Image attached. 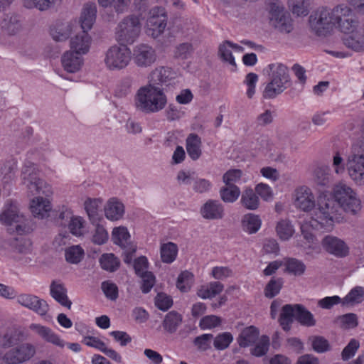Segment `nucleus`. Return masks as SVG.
I'll use <instances>...</instances> for the list:
<instances>
[{
  "instance_id": "1",
  "label": "nucleus",
  "mask_w": 364,
  "mask_h": 364,
  "mask_svg": "<svg viewBox=\"0 0 364 364\" xmlns=\"http://www.w3.org/2000/svg\"><path fill=\"white\" fill-rule=\"evenodd\" d=\"M346 10L337 5L333 7L321 6L314 11L309 17L311 30L318 36H326L336 28L338 20Z\"/></svg>"
},
{
  "instance_id": "2",
  "label": "nucleus",
  "mask_w": 364,
  "mask_h": 364,
  "mask_svg": "<svg viewBox=\"0 0 364 364\" xmlns=\"http://www.w3.org/2000/svg\"><path fill=\"white\" fill-rule=\"evenodd\" d=\"M164 89L146 85L137 91L135 105L144 113H155L162 110L167 104Z\"/></svg>"
},
{
  "instance_id": "3",
  "label": "nucleus",
  "mask_w": 364,
  "mask_h": 364,
  "mask_svg": "<svg viewBox=\"0 0 364 364\" xmlns=\"http://www.w3.org/2000/svg\"><path fill=\"white\" fill-rule=\"evenodd\" d=\"M318 205L310 221L311 225L316 228L320 226L321 228L331 230L334 222H338L341 218L340 212L342 208L334 198H321Z\"/></svg>"
},
{
  "instance_id": "4",
  "label": "nucleus",
  "mask_w": 364,
  "mask_h": 364,
  "mask_svg": "<svg viewBox=\"0 0 364 364\" xmlns=\"http://www.w3.org/2000/svg\"><path fill=\"white\" fill-rule=\"evenodd\" d=\"M295 318L301 325L311 327L316 323L314 315L302 304H286L282 308L279 322L283 330L289 331Z\"/></svg>"
},
{
  "instance_id": "5",
  "label": "nucleus",
  "mask_w": 364,
  "mask_h": 364,
  "mask_svg": "<svg viewBox=\"0 0 364 364\" xmlns=\"http://www.w3.org/2000/svg\"><path fill=\"white\" fill-rule=\"evenodd\" d=\"M269 68L272 71L270 82L263 91V97L273 99L283 92L291 85L288 68L282 64H270Z\"/></svg>"
},
{
  "instance_id": "6",
  "label": "nucleus",
  "mask_w": 364,
  "mask_h": 364,
  "mask_svg": "<svg viewBox=\"0 0 364 364\" xmlns=\"http://www.w3.org/2000/svg\"><path fill=\"white\" fill-rule=\"evenodd\" d=\"M21 177L23 184L26 185L32 195L43 194L49 196L52 194L51 187L40 178L39 170L35 164L26 162L22 168Z\"/></svg>"
},
{
  "instance_id": "7",
  "label": "nucleus",
  "mask_w": 364,
  "mask_h": 364,
  "mask_svg": "<svg viewBox=\"0 0 364 364\" xmlns=\"http://www.w3.org/2000/svg\"><path fill=\"white\" fill-rule=\"evenodd\" d=\"M0 220L6 225L14 226L16 232L20 235L31 231L28 220L20 213L16 204L11 201L4 205L0 215Z\"/></svg>"
},
{
  "instance_id": "8",
  "label": "nucleus",
  "mask_w": 364,
  "mask_h": 364,
  "mask_svg": "<svg viewBox=\"0 0 364 364\" xmlns=\"http://www.w3.org/2000/svg\"><path fill=\"white\" fill-rule=\"evenodd\" d=\"M333 197L342 209L352 215L361 210V204L353 189L344 183H338L333 188Z\"/></svg>"
},
{
  "instance_id": "9",
  "label": "nucleus",
  "mask_w": 364,
  "mask_h": 364,
  "mask_svg": "<svg viewBox=\"0 0 364 364\" xmlns=\"http://www.w3.org/2000/svg\"><path fill=\"white\" fill-rule=\"evenodd\" d=\"M346 168L350 178L357 184L364 185V145L355 144L349 154Z\"/></svg>"
},
{
  "instance_id": "10",
  "label": "nucleus",
  "mask_w": 364,
  "mask_h": 364,
  "mask_svg": "<svg viewBox=\"0 0 364 364\" xmlns=\"http://www.w3.org/2000/svg\"><path fill=\"white\" fill-rule=\"evenodd\" d=\"M141 24L134 15L126 16L116 28V38L122 44L132 43L139 37Z\"/></svg>"
},
{
  "instance_id": "11",
  "label": "nucleus",
  "mask_w": 364,
  "mask_h": 364,
  "mask_svg": "<svg viewBox=\"0 0 364 364\" xmlns=\"http://www.w3.org/2000/svg\"><path fill=\"white\" fill-rule=\"evenodd\" d=\"M131 60V51L125 44L111 46L106 52L105 63L110 70L126 68Z\"/></svg>"
},
{
  "instance_id": "12",
  "label": "nucleus",
  "mask_w": 364,
  "mask_h": 364,
  "mask_svg": "<svg viewBox=\"0 0 364 364\" xmlns=\"http://www.w3.org/2000/svg\"><path fill=\"white\" fill-rule=\"evenodd\" d=\"M268 9L272 26L284 33H289L292 30L291 19L280 1L274 0L269 2Z\"/></svg>"
},
{
  "instance_id": "13",
  "label": "nucleus",
  "mask_w": 364,
  "mask_h": 364,
  "mask_svg": "<svg viewBox=\"0 0 364 364\" xmlns=\"http://www.w3.org/2000/svg\"><path fill=\"white\" fill-rule=\"evenodd\" d=\"M36 353L35 347L29 343H23L11 348L4 355L7 364H18L30 360Z\"/></svg>"
},
{
  "instance_id": "14",
  "label": "nucleus",
  "mask_w": 364,
  "mask_h": 364,
  "mask_svg": "<svg viewBox=\"0 0 364 364\" xmlns=\"http://www.w3.org/2000/svg\"><path fill=\"white\" fill-rule=\"evenodd\" d=\"M149 17L147 19V26L150 35L157 38L165 30L167 24V16L164 8L156 6L149 11Z\"/></svg>"
},
{
  "instance_id": "15",
  "label": "nucleus",
  "mask_w": 364,
  "mask_h": 364,
  "mask_svg": "<svg viewBox=\"0 0 364 364\" xmlns=\"http://www.w3.org/2000/svg\"><path fill=\"white\" fill-rule=\"evenodd\" d=\"M175 78V73L171 68L159 67L153 70L149 76V83L147 85L153 86L158 89H164V86L171 85V81Z\"/></svg>"
},
{
  "instance_id": "16",
  "label": "nucleus",
  "mask_w": 364,
  "mask_h": 364,
  "mask_svg": "<svg viewBox=\"0 0 364 364\" xmlns=\"http://www.w3.org/2000/svg\"><path fill=\"white\" fill-rule=\"evenodd\" d=\"M156 60V55L153 48L147 44H139L133 50V60L136 66L147 68Z\"/></svg>"
},
{
  "instance_id": "17",
  "label": "nucleus",
  "mask_w": 364,
  "mask_h": 364,
  "mask_svg": "<svg viewBox=\"0 0 364 364\" xmlns=\"http://www.w3.org/2000/svg\"><path fill=\"white\" fill-rule=\"evenodd\" d=\"M323 248L329 254L338 258L346 257L349 254V247L341 239L326 235L321 241Z\"/></svg>"
},
{
  "instance_id": "18",
  "label": "nucleus",
  "mask_w": 364,
  "mask_h": 364,
  "mask_svg": "<svg viewBox=\"0 0 364 364\" xmlns=\"http://www.w3.org/2000/svg\"><path fill=\"white\" fill-rule=\"evenodd\" d=\"M17 302L41 316L46 315L49 309L48 304L45 300L32 294H23L18 296Z\"/></svg>"
},
{
  "instance_id": "19",
  "label": "nucleus",
  "mask_w": 364,
  "mask_h": 364,
  "mask_svg": "<svg viewBox=\"0 0 364 364\" xmlns=\"http://www.w3.org/2000/svg\"><path fill=\"white\" fill-rule=\"evenodd\" d=\"M337 7L342 9L343 11L346 9V11L340 16L341 18L338 20L336 28L339 29L343 33L353 31L358 26V21L355 17L352 9L343 4L337 5Z\"/></svg>"
},
{
  "instance_id": "20",
  "label": "nucleus",
  "mask_w": 364,
  "mask_h": 364,
  "mask_svg": "<svg viewBox=\"0 0 364 364\" xmlns=\"http://www.w3.org/2000/svg\"><path fill=\"white\" fill-rule=\"evenodd\" d=\"M200 213L206 220H220L225 215V210L219 200L209 199L201 206Z\"/></svg>"
},
{
  "instance_id": "21",
  "label": "nucleus",
  "mask_w": 364,
  "mask_h": 364,
  "mask_svg": "<svg viewBox=\"0 0 364 364\" xmlns=\"http://www.w3.org/2000/svg\"><path fill=\"white\" fill-rule=\"evenodd\" d=\"M294 205L304 211L311 210L315 206L314 197L309 188L301 186L295 191Z\"/></svg>"
},
{
  "instance_id": "22",
  "label": "nucleus",
  "mask_w": 364,
  "mask_h": 364,
  "mask_svg": "<svg viewBox=\"0 0 364 364\" xmlns=\"http://www.w3.org/2000/svg\"><path fill=\"white\" fill-rule=\"evenodd\" d=\"M2 31L9 36H15L23 30L20 17L14 14H7L1 23Z\"/></svg>"
},
{
  "instance_id": "23",
  "label": "nucleus",
  "mask_w": 364,
  "mask_h": 364,
  "mask_svg": "<svg viewBox=\"0 0 364 364\" xmlns=\"http://www.w3.org/2000/svg\"><path fill=\"white\" fill-rule=\"evenodd\" d=\"M313 181L320 191L329 187L332 183L330 168L327 166L316 167L313 171Z\"/></svg>"
},
{
  "instance_id": "24",
  "label": "nucleus",
  "mask_w": 364,
  "mask_h": 364,
  "mask_svg": "<svg viewBox=\"0 0 364 364\" xmlns=\"http://www.w3.org/2000/svg\"><path fill=\"white\" fill-rule=\"evenodd\" d=\"M88 30L82 29V31L70 39V47L73 52L78 54H85L89 50L91 38L87 33Z\"/></svg>"
},
{
  "instance_id": "25",
  "label": "nucleus",
  "mask_w": 364,
  "mask_h": 364,
  "mask_svg": "<svg viewBox=\"0 0 364 364\" xmlns=\"http://www.w3.org/2000/svg\"><path fill=\"white\" fill-rule=\"evenodd\" d=\"M10 246L14 252L20 255L19 259L26 257L31 260L27 257L32 254V243L30 240L22 236L15 237L11 241Z\"/></svg>"
},
{
  "instance_id": "26",
  "label": "nucleus",
  "mask_w": 364,
  "mask_h": 364,
  "mask_svg": "<svg viewBox=\"0 0 364 364\" xmlns=\"http://www.w3.org/2000/svg\"><path fill=\"white\" fill-rule=\"evenodd\" d=\"M61 62L65 70L68 73L78 71L83 63L80 54L73 51L65 52L62 56Z\"/></svg>"
},
{
  "instance_id": "27",
  "label": "nucleus",
  "mask_w": 364,
  "mask_h": 364,
  "mask_svg": "<svg viewBox=\"0 0 364 364\" xmlns=\"http://www.w3.org/2000/svg\"><path fill=\"white\" fill-rule=\"evenodd\" d=\"M30 328L42 337L46 341L60 348L65 346V343L50 328L38 324H32Z\"/></svg>"
},
{
  "instance_id": "28",
  "label": "nucleus",
  "mask_w": 364,
  "mask_h": 364,
  "mask_svg": "<svg viewBox=\"0 0 364 364\" xmlns=\"http://www.w3.org/2000/svg\"><path fill=\"white\" fill-rule=\"evenodd\" d=\"M50 295L62 306L70 309L72 302L67 296V289L63 284L53 281L50 287Z\"/></svg>"
},
{
  "instance_id": "29",
  "label": "nucleus",
  "mask_w": 364,
  "mask_h": 364,
  "mask_svg": "<svg viewBox=\"0 0 364 364\" xmlns=\"http://www.w3.org/2000/svg\"><path fill=\"white\" fill-rule=\"evenodd\" d=\"M182 322V315L176 311H171L166 314L161 325L166 333L173 334L177 331Z\"/></svg>"
},
{
  "instance_id": "30",
  "label": "nucleus",
  "mask_w": 364,
  "mask_h": 364,
  "mask_svg": "<svg viewBox=\"0 0 364 364\" xmlns=\"http://www.w3.org/2000/svg\"><path fill=\"white\" fill-rule=\"evenodd\" d=\"M73 24L69 21L57 22L50 28V35L55 41H64L70 36Z\"/></svg>"
},
{
  "instance_id": "31",
  "label": "nucleus",
  "mask_w": 364,
  "mask_h": 364,
  "mask_svg": "<svg viewBox=\"0 0 364 364\" xmlns=\"http://www.w3.org/2000/svg\"><path fill=\"white\" fill-rule=\"evenodd\" d=\"M97 6L95 3L85 4L80 16L81 28L90 30L96 18Z\"/></svg>"
},
{
  "instance_id": "32",
  "label": "nucleus",
  "mask_w": 364,
  "mask_h": 364,
  "mask_svg": "<svg viewBox=\"0 0 364 364\" xmlns=\"http://www.w3.org/2000/svg\"><path fill=\"white\" fill-rule=\"evenodd\" d=\"M30 208L34 217L41 219L48 216L51 210L50 201L40 196L32 200Z\"/></svg>"
},
{
  "instance_id": "33",
  "label": "nucleus",
  "mask_w": 364,
  "mask_h": 364,
  "mask_svg": "<svg viewBox=\"0 0 364 364\" xmlns=\"http://www.w3.org/2000/svg\"><path fill=\"white\" fill-rule=\"evenodd\" d=\"M105 216L111 220H118L124 213V206L116 198H111L105 208Z\"/></svg>"
},
{
  "instance_id": "34",
  "label": "nucleus",
  "mask_w": 364,
  "mask_h": 364,
  "mask_svg": "<svg viewBox=\"0 0 364 364\" xmlns=\"http://www.w3.org/2000/svg\"><path fill=\"white\" fill-rule=\"evenodd\" d=\"M351 34L343 38L344 45L355 50L363 51L364 50V32L357 31L356 32H350Z\"/></svg>"
},
{
  "instance_id": "35",
  "label": "nucleus",
  "mask_w": 364,
  "mask_h": 364,
  "mask_svg": "<svg viewBox=\"0 0 364 364\" xmlns=\"http://www.w3.org/2000/svg\"><path fill=\"white\" fill-rule=\"evenodd\" d=\"M258 338V329L253 326H250L242 331L237 340L240 347L245 348L255 343Z\"/></svg>"
},
{
  "instance_id": "36",
  "label": "nucleus",
  "mask_w": 364,
  "mask_h": 364,
  "mask_svg": "<svg viewBox=\"0 0 364 364\" xmlns=\"http://www.w3.org/2000/svg\"><path fill=\"white\" fill-rule=\"evenodd\" d=\"M200 146V137L196 134H190L186 139V150L193 160H196L202 154Z\"/></svg>"
},
{
  "instance_id": "37",
  "label": "nucleus",
  "mask_w": 364,
  "mask_h": 364,
  "mask_svg": "<svg viewBox=\"0 0 364 364\" xmlns=\"http://www.w3.org/2000/svg\"><path fill=\"white\" fill-rule=\"evenodd\" d=\"M261 225L262 221L259 215L253 213L245 215L241 220L242 230L249 234L257 232L260 228Z\"/></svg>"
},
{
  "instance_id": "38",
  "label": "nucleus",
  "mask_w": 364,
  "mask_h": 364,
  "mask_svg": "<svg viewBox=\"0 0 364 364\" xmlns=\"http://www.w3.org/2000/svg\"><path fill=\"white\" fill-rule=\"evenodd\" d=\"M240 203L247 210H257L259 205V200L256 192L251 188H246L241 196Z\"/></svg>"
},
{
  "instance_id": "39",
  "label": "nucleus",
  "mask_w": 364,
  "mask_h": 364,
  "mask_svg": "<svg viewBox=\"0 0 364 364\" xmlns=\"http://www.w3.org/2000/svg\"><path fill=\"white\" fill-rule=\"evenodd\" d=\"M364 301V287L357 286L342 299V306H353Z\"/></svg>"
},
{
  "instance_id": "40",
  "label": "nucleus",
  "mask_w": 364,
  "mask_h": 364,
  "mask_svg": "<svg viewBox=\"0 0 364 364\" xmlns=\"http://www.w3.org/2000/svg\"><path fill=\"white\" fill-rule=\"evenodd\" d=\"M177 245L173 242L165 243L161 246V257L164 263L173 262L177 256Z\"/></svg>"
},
{
  "instance_id": "41",
  "label": "nucleus",
  "mask_w": 364,
  "mask_h": 364,
  "mask_svg": "<svg viewBox=\"0 0 364 364\" xmlns=\"http://www.w3.org/2000/svg\"><path fill=\"white\" fill-rule=\"evenodd\" d=\"M101 267L108 272L117 271L120 265L119 259L114 254H104L100 259Z\"/></svg>"
},
{
  "instance_id": "42",
  "label": "nucleus",
  "mask_w": 364,
  "mask_h": 364,
  "mask_svg": "<svg viewBox=\"0 0 364 364\" xmlns=\"http://www.w3.org/2000/svg\"><path fill=\"white\" fill-rule=\"evenodd\" d=\"M240 195V190L237 186L225 185L220 189V196L225 203H233Z\"/></svg>"
},
{
  "instance_id": "43",
  "label": "nucleus",
  "mask_w": 364,
  "mask_h": 364,
  "mask_svg": "<svg viewBox=\"0 0 364 364\" xmlns=\"http://www.w3.org/2000/svg\"><path fill=\"white\" fill-rule=\"evenodd\" d=\"M335 323L343 328H354L358 325V316L353 313L346 314L337 316Z\"/></svg>"
},
{
  "instance_id": "44",
  "label": "nucleus",
  "mask_w": 364,
  "mask_h": 364,
  "mask_svg": "<svg viewBox=\"0 0 364 364\" xmlns=\"http://www.w3.org/2000/svg\"><path fill=\"white\" fill-rule=\"evenodd\" d=\"M311 347L314 351L318 353H326L331 350L328 341L321 336H312L309 338Z\"/></svg>"
},
{
  "instance_id": "45",
  "label": "nucleus",
  "mask_w": 364,
  "mask_h": 364,
  "mask_svg": "<svg viewBox=\"0 0 364 364\" xmlns=\"http://www.w3.org/2000/svg\"><path fill=\"white\" fill-rule=\"evenodd\" d=\"M286 270L294 276L302 275L306 270L304 263L296 258H288L285 262Z\"/></svg>"
},
{
  "instance_id": "46",
  "label": "nucleus",
  "mask_w": 364,
  "mask_h": 364,
  "mask_svg": "<svg viewBox=\"0 0 364 364\" xmlns=\"http://www.w3.org/2000/svg\"><path fill=\"white\" fill-rule=\"evenodd\" d=\"M193 50V46L191 43H181L175 47L173 57L176 59L186 60L191 57Z\"/></svg>"
},
{
  "instance_id": "47",
  "label": "nucleus",
  "mask_w": 364,
  "mask_h": 364,
  "mask_svg": "<svg viewBox=\"0 0 364 364\" xmlns=\"http://www.w3.org/2000/svg\"><path fill=\"white\" fill-rule=\"evenodd\" d=\"M276 230L279 237L283 240H289L294 232L293 226L288 220H282L278 222Z\"/></svg>"
},
{
  "instance_id": "48",
  "label": "nucleus",
  "mask_w": 364,
  "mask_h": 364,
  "mask_svg": "<svg viewBox=\"0 0 364 364\" xmlns=\"http://www.w3.org/2000/svg\"><path fill=\"white\" fill-rule=\"evenodd\" d=\"M65 255L68 262L77 264L84 256V250L79 245L71 246L65 250Z\"/></svg>"
},
{
  "instance_id": "49",
  "label": "nucleus",
  "mask_w": 364,
  "mask_h": 364,
  "mask_svg": "<svg viewBox=\"0 0 364 364\" xmlns=\"http://www.w3.org/2000/svg\"><path fill=\"white\" fill-rule=\"evenodd\" d=\"M283 285V279L282 278H272L267 283L264 288V295L267 298L272 299L277 295Z\"/></svg>"
},
{
  "instance_id": "50",
  "label": "nucleus",
  "mask_w": 364,
  "mask_h": 364,
  "mask_svg": "<svg viewBox=\"0 0 364 364\" xmlns=\"http://www.w3.org/2000/svg\"><path fill=\"white\" fill-rule=\"evenodd\" d=\"M269 347V338L267 336H261L259 342L250 349V353L256 357H261L267 354Z\"/></svg>"
},
{
  "instance_id": "51",
  "label": "nucleus",
  "mask_w": 364,
  "mask_h": 364,
  "mask_svg": "<svg viewBox=\"0 0 364 364\" xmlns=\"http://www.w3.org/2000/svg\"><path fill=\"white\" fill-rule=\"evenodd\" d=\"M308 5V0H288L289 8L297 16L307 15Z\"/></svg>"
},
{
  "instance_id": "52",
  "label": "nucleus",
  "mask_w": 364,
  "mask_h": 364,
  "mask_svg": "<svg viewBox=\"0 0 364 364\" xmlns=\"http://www.w3.org/2000/svg\"><path fill=\"white\" fill-rule=\"evenodd\" d=\"M129 237L130 235L124 227L115 228L112 231V240L114 243L121 247H125Z\"/></svg>"
},
{
  "instance_id": "53",
  "label": "nucleus",
  "mask_w": 364,
  "mask_h": 364,
  "mask_svg": "<svg viewBox=\"0 0 364 364\" xmlns=\"http://www.w3.org/2000/svg\"><path fill=\"white\" fill-rule=\"evenodd\" d=\"M60 2V0H25L24 5L27 8L36 7L41 11H46Z\"/></svg>"
},
{
  "instance_id": "54",
  "label": "nucleus",
  "mask_w": 364,
  "mask_h": 364,
  "mask_svg": "<svg viewBox=\"0 0 364 364\" xmlns=\"http://www.w3.org/2000/svg\"><path fill=\"white\" fill-rule=\"evenodd\" d=\"M105 3H99L103 7L109 6L117 14H123L128 10L131 0H107Z\"/></svg>"
},
{
  "instance_id": "55",
  "label": "nucleus",
  "mask_w": 364,
  "mask_h": 364,
  "mask_svg": "<svg viewBox=\"0 0 364 364\" xmlns=\"http://www.w3.org/2000/svg\"><path fill=\"white\" fill-rule=\"evenodd\" d=\"M102 201L100 199H87L85 202V208L86 210V212L92 223H95L98 218H97V209L101 204Z\"/></svg>"
},
{
  "instance_id": "56",
  "label": "nucleus",
  "mask_w": 364,
  "mask_h": 364,
  "mask_svg": "<svg viewBox=\"0 0 364 364\" xmlns=\"http://www.w3.org/2000/svg\"><path fill=\"white\" fill-rule=\"evenodd\" d=\"M233 337L229 332H224L218 334L213 341V346L217 350L227 348L232 341Z\"/></svg>"
},
{
  "instance_id": "57",
  "label": "nucleus",
  "mask_w": 364,
  "mask_h": 364,
  "mask_svg": "<svg viewBox=\"0 0 364 364\" xmlns=\"http://www.w3.org/2000/svg\"><path fill=\"white\" fill-rule=\"evenodd\" d=\"M193 274L188 272H182L177 279L176 287L182 292H187L191 288V280Z\"/></svg>"
},
{
  "instance_id": "58",
  "label": "nucleus",
  "mask_w": 364,
  "mask_h": 364,
  "mask_svg": "<svg viewBox=\"0 0 364 364\" xmlns=\"http://www.w3.org/2000/svg\"><path fill=\"white\" fill-rule=\"evenodd\" d=\"M360 347V343L358 340L352 338L348 345L343 348L341 353V358L346 361L353 358Z\"/></svg>"
},
{
  "instance_id": "59",
  "label": "nucleus",
  "mask_w": 364,
  "mask_h": 364,
  "mask_svg": "<svg viewBox=\"0 0 364 364\" xmlns=\"http://www.w3.org/2000/svg\"><path fill=\"white\" fill-rule=\"evenodd\" d=\"M101 288L107 298L112 301L117 299L118 287L114 283L109 281L103 282Z\"/></svg>"
},
{
  "instance_id": "60",
  "label": "nucleus",
  "mask_w": 364,
  "mask_h": 364,
  "mask_svg": "<svg viewBox=\"0 0 364 364\" xmlns=\"http://www.w3.org/2000/svg\"><path fill=\"white\" fill-rule=\"evenodd\" d=\"M141 278V291L146 294L150 291L155 284V277L151 272L146 271L145 273L140 274Z\"/></svg>"
},
{
  "instance_id": "61",
  "label": "nucleus",
  "mask_w": 364,
  "mask_h": 364,
  "mask_svg": "<svg viewBox=\"0 0 364 364\" xmlns=\"http://www.w3.org/2000/svg\"><path fill=\"white\" fill-rule=\"evenodd\" d=\"M213 339L212 334H203L197 336L193 340V344L200 350H206L210 348V343Z\"/></svg>"
},
{
  "instance_id": "62",
  "label": "nucleus",
  "mask_w": 364,
  "mask_h": 364,
  "mask_svg": "<svg viewBox=\"0 0 364 364\" xmlns=\"http://www.w3.org/2000/svg\"><path fill=\"white\" fill-rule=\"evenodd\" d=\"M156 306L162 311H166L173 305L171 296L164 293H159L155 298Z\"/></svg>"
},
{
  "instance_id": "63",
  "label": "nucleus",
  "mask_w": 364,
  "mask_h": 364,
  "mask_svg": "<svg viewBox=\"0 0 364 364\" xmlns=\"http://www.w3.org/2000/svg\"><path fill=\"white\" fill-rule=\"evenodd\" d=\"M242 171L240 169H231L228 171L223 176V182L228 186H236L235 183L240 181Z\"/></svg>"
},
{
  "instance_id": "64",
  "label": "nucleus",
  "mask_w": 364,
  "mask_h": 364,
  "mask_svg": "<svg viewBox=\"0 0 364 364\" xmlns=\"http://www.w3.org/2000/svg\"><path fill=\"white\" fill-rule=\"evenodd\" d=\"M17 169L16 163L14 161H7L1 168V173L4 174V180L6 183L13 179L15 176V172Z\"/></svg>"
}]
</instances>
